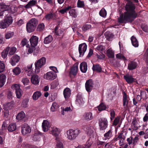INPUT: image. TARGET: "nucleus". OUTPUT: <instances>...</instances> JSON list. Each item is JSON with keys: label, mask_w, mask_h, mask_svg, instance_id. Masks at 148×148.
<instances>
[{"label": "nucleus", "mask_w": 148, "mask_h": 148, "mask_svg": "<svg viewBox=\"0 0 148 148\" xmlns=\"http://www.w3.org/2000/svg\"><path fill=\"white\" fill-rule=\"evenodd\" d=\"M135 7L134 4L131 2L127 3L125 5L126 12L123 14H121L118 18L120 23H125L127 22H132L137 16L135 12Z\"/></svg>", "instance_id": "nucleus-1"}, {"label": "nucleus", "mask_w": 148, "mask_h": 148, "mask_svg": "<svg viewBox=\"0 0 148 148\" xmlns=\"http://www.w3.org/2000/svg\"><path fill=\"white\" fill-rule=\"evenodd\" d=\"M80 132V130L78 129L75 130L70 129L66 132V137L69 140H74L76 138Z\"/></svg>", "instance_id": "nucleus-2"}, {"label": "nucleus", "mask_w": 148, "mask_h": 148, "mask_svg": "<svg viewBox=\"0 0 148 148\" xmlns=\"http://www.w3.org/2000/svg\"><path fill=\"white\" fill-rule=\"evenodd\" d=\"M46 63V59L45 57H42L38 60L35 63V71L36 73H38L40 71V69Z\"/></svg>", "instance_id": "nucleus-3"}, {"label": "nucleus", "mask_w": 148, "mask_h": 148, "mask_svg": "<svg viewBox=\"0 0 148 148\" xmlns=\"http://www.w3.org/2000/svg\"><path fill=\"white\" fill-rule=\"evenodd\" d=\"M56 74L51 71L47 72L43 75L44 79L48 80L51 81L56 79Z\"/></svg>", "instance_id": "nucleus-4"}, {"label": "nucleus", "mask_w": 148, "mask_h": 148, "mask_svg": "<svg viewBox=\"0 0 148 148\" xmlns=\"http://www.w3.org/2000/svg\"><path fill=\"white\" fill-rule=\"evenodd\" d=\"M87 48V45L85 43H83L79 45L78 50L80 56L81 57L84 56Z\"/></svg>", "instance_id": "nucleus-5"}, {"label": "nucleus", "mask_w": 148, "mask_h": 148, "mask_svg": "<svg viewBox=\"0 0 148 148\" xmlns=\"http://www.w3.org/2000/svg\"><path fill=\"white\" fill-rule=\"evenodd\" d=\"M31 131V128L28 125L24 124L21 127V132L22 134L25 135L30 133Z\"/></svg>", "instance_id": "nucleus-6"}, {"label": "nucleus", "mask_w": 148, "mask_h": 148, "mask_svg": "<svg viewBox=\"0 0 148 148\" xmlns=\"http://www.w3.org/2000/svg\"><path fill=\"white\" fill-rule=\"evenodd\" d=\"M51 126L50 123L47 120H44L42 125V130L44 132H47L50 128Z\"/></svg>", "instance_id": "nucleus-7"}, {"label": "nucleus", "mask_w": 148, "mask_h": 148, "mask_svg": "<svg viewBox=\"0 0 148 148\" xmlns=\"http://www.w3.org/2000/svg\"><path fill=\"white\" fill-rule=\"evenodd\" d=\"M94 85L93 81L91 79L87 80L85 83V88L86 90L90 92L92 89Z\"/></svg>", "instance_id": "nucleus-8"}, {"label": "nucleus", "mask_w": 148, "mask_h": 148, "mask_svg": "<svg viewBox=\"0 0 148 148\" xmlns=\"http://www.w3.org/2000/svg\"><path fill=\"white\" fill-rule=\"evenodd\" d=\"M129 99L127 97L126 94L124 93L123 98V106L124 110H127L128 106V101Z\"/></svg>", "instance_id": "nucleus-9"}, {"label": "nucleus", "mask_w": 148, "mask_h": 148, "mask_svg": "<svg viewBox=\"0 0 148 148\" xmlns=\"http://www.w3.org/2000/svg\"><path fill=\"white\" fill-rule=\"evenodd\" d=\"M99 126L100 130H104L107 127L108 121L105 119H101L99 122Z\"/></svg>", "instance_id": "nucleus-10"}, {"label": "nucleus", "mask_w": 148, "mask_h": 148, "mask_svg": "<svg viewBox=\"0 0 148 148\" xmlns=\"http://www.w3.org/2000/svg\"><path fill=\"white\" fill-rule=\"evenodd\" d=\"M38 38L35 36H32L29 39L31 46L36 47L38 43Z\"/></svg>", "instance_id": "nucleus-11"}, {"label": "nucleus", "mask_w": 148, "mask_h": 148, "mask_svg": "<svg viewBox=\"0 0 148 148\" xmlns=\"http://www.w3.org/2000/svg\"><path fill=\"white\" fill-rule=\"evenodd\" d=\"M139 122V120L138 118L134 117L132 122L131 127L134 130H136L138 129V125Z\"/></svg>", "instance_id": "nucleus-12"}, {"label": "nucleus", "mask_w": 148, "mask_h": 148, "mask_svg": "<svg viewBox=\"0 0 148 148\" xmlns=\"http://www.w3.org/2000/svg\"><path fill=\"white\" fill-rule=\"evenodd\" d=\"M78 64L77 63L74 64L71 68L69 74L70 75H75L77 73Z\"/></svg>", "instance_id": "nucleus-13"}, {"label": "nucleus", "mask_w": 148, "mask_h": 148, "mask_svg": "<svg viewBox=\"0 0 148 148\" xmlns=\"http://www.w3.org/2000/svg\"><path fill=\"white\" fill-rule=\"evenodd\" d=\"M40 80V77L36 75H34L32 76L31 79L32 83L35 85L38 84Z\"/></svg>", "instance_id": "nucleus-14"}, {"label": "nucleus", "mask_w": 148, "mask_h": 148, "mask_svg": "<svg viewBox=\"0 0 148 148\" xmlns=\"http://www.w3.org/2000/svg\"><path fill=\"white\" fill-rule=\"evenodd\" d=\"M9 7L3 3L0 5V18H2L3 16V12L8 10Z\"/></svg>", "instance_id": "nucleus-15"}, {"label": "nucleus", "mask_w": 148, "mask_h": 148, "mask_svg": "<svg viewBox=\"0 0 148 148\" xmlns=\"http://www.w3.org/2000/svg\"><path fill=\"white\" fill-rule=\"evenodd\" d=\"M19 59V56L17 55H15L13 56L11 58L10 62L12 66H14L18 62Z\"/></svg>", "instance_id": "nucleus-16"}, {"label": "nucleus", "mask_w": 148, "mask_h": 148, "mask_svg": "<svg viewBox=\"0 0 148 148\" xmlns=\"http://www.w3.org/2000/svg\"><path fill=\"white\" fill-rule=\"evenodd\" d=\"M60 132V130L59 129L56 127H53L52 128L50 132V134L55 136L56 137V140L57 137L60 138L58 136Z\"/></svg>", "instance_id": "nucleus-17"}, {"label": "nucleus", "mask_w": 148, "mask_h": 148, "mask_svg": "<svg viewBox=\"0 0 148 148\" xmlns=\"http://www.w3.org/2000/svg\"><path fill=\"white\" fill-rule=\"evenodd\" d=\"M123 78L128 84H131L135 81V79L133 77L129 74L124 75Z\"/></svg>", "instance_id": "nucleus-18"}, {"label": "nucleus", "mask_w": 148, "mask_h": 148, "mask_svg": "<svg viewBox=\"0 0 148 148\" xmlns=\"http://www.w3.org/2000/svg\"><path fill=\"white\" fill-rule=\"evenodd\" d=\"M56 142L55 148H63L62 141L61 138L59 137H56Z\"/></svg>", "instance_id": "nucleus-19"}, {"label": "nucleus", "mask_w": 148, "mask_h": 148, "mask_svg": "<svg viewBox=\"0 0 148 148\" xmlns=\"http://www.w3.org/2000/svg\"><path fill=\"white\" fill-rule=\"evenodd\" d=\"M80 69L82 72L84 73H86L87 69V63L84 62L81 63L80 64Z\"/></svg>", "instance_id": "nucleus-20"}, {"label": "nucleus", "mask_w": 148, "mask_h": 148, "mask_svg": "<svg viewBox=\"0 0 148 148\" xmlns=\"http://www.w3.org/2000/svg\"><path fill=\"white\" fill-rule=\"evenodd\" d=\"M6 79V76L3 74H0V87H2L5 84Z\"/></svg>", "instance_id": "nucleus-21"}, {"label": "nucleus", "mask_w": 148, "mask_h": 148, "mask_svg": "<svg viewBox=\"0 0 148 148\" xmlns=\"http://www.w3.org/2000/svg\"><path fill=\"white\" fill-rule=\"evenodd\" d=\"M84 119L88 121L92 120L93 118L92 114L91 112L86 113L84 115Z\"/></svg>", "instance_id": "nucleus-22"}, {"label": "nucleus", "mask_w": 148, "mask_h": 148, "mask_svg": "<svg viewBox=\"0 0 148 148\" xmlns=\"http://www.w3.org/2000/svg\"><path fill=\"white\" fill-rule=\"evenodd\" d=\"M4 20L9 26L11 24L13 21V19L12 17L10 15H8L5 17Z\"/></svg>", "instance_id": "nucleus-23"}, {"label": "nucleus", "mask_w": 148, "mask_h": 148, "mask_svg": "<svg viewBox=\"0 0 148 148\" xmlns=\"http://www.w3.org/2000/svg\"><path fill=\"white\" fill-rule=\"evenodd\" d=\"M92 128L91 126H86L84 128V130L86 132L88 135L91 136L93 133Z\"/></svg>", "instance_id": "nucleus-24"}, {"label": "nucleus", "mask_w": 148, "mask_h": 148, "mask_svg": "<svg viewBox=\"0 0 148 148\" xmlns=\"http://www.w3.org/2000/svg\"><path fill=\"white\" fill-rule=\"evenodd\" d=\"M137 66V63L135 62H131L128 64V69L130 70H132L136 69Z\"/></svg>", "instance_id": "nucleus-25"}, {"label": "nucleus", "mask_w": 148, "mask_h": 148, "mask_svg": "<svg viewBox=\"0 0 148 148\" xmlns=\"http://www.w3.org/2000/svg\"><path fill=\"white\" fill-rule=\"evenodd\" d=\"M41 136V134L40 132L36 131L33 136V140L35 141L39 140Z\"/></svg>", "instance_id": "nucleus-26"}, {"label": "nucleus", "mask_w": 148, "mask_h": 148, "mask_svg": "<svg viewBox=\"0 0 148 148\" xmlns=\"http://www.w3.org/2000/svg\"><path fill=\"white\" fill-rule=\"evenodd\" d=\"M71 94V91L69 88H66L64 90L63 94L66 99L70 97Z\"/></svg>", "instance_id": "nucleus-27"}, {"label": "nucleus", "mask_w": 148, "mask_h": 148, "mask_svg": "<svg viewBox=\"0 0 148 148\" xmlns=\"http://www.w3.org/2000/svg\"><path fill=\"white\" fill-rule=\"evenodd\" d=\"M16 128V124L14 123H12L8 126V130L10 132H12L15 130Z\"/></svg>", "instance_id": "nucleus-28"}, {"label": "nucleus", "mask_w": 148, "mask_h": 148, "mask_svg": "<svg viewBox=\"0 0 148 148\" xmlns=\"http://www.w3.org/2000/svg\"><path fill=\"white\" fill-rule=\"evenodd\" d=\"M36 27L28 23L26 25V29L28 33H31L33 32L35 29Z\"/></svg>", "instance_id": "nucleus-29"}, {"label": "nucleus", "mask_w": 148, "mask_h": 148, "mask_svg": "<svg viewBox=\"0 0 148 148\" xmlns=\"http://www.w3.org/2000/svg\"><path fill=\"white\" fill-rule=\"evenodd\" d=\"M106 54L109 58H113L114 57V51L110 48L107 51Z\"/></svg>", "instance_id": "nucleus-30"}, {"label": "nucleus", "mask_w": 148, "mask_h": 148, "mask_svg": "<svg viewBox=\"0 0 148 148\" xmlns=\"http://www.w3.org/2000/svg\"><path fill=\"white\" fill-rule=\"evenodd\" d=\"M27 23L30 24L36 27L38 24V21L36 18H32Z\"/></svg>", "instance_id": "nucleus-31"}, {"label": "nucleus", "mask_w": 148, "mask_h": 148, "mask_svg": "<svg viewBox=\"0 0 148 148\" xmlns=\"http://www.w3.org/2000/svg\"><path fill=\"white\" fill-rule=\"evenodd\" d=\"M131 41L132 45L135 47H137L138 46V42L134 36H132L131 38Z\"/></svg>", "instance_id": "nucleus-32"}, {"label": "nucleus", "mask_w": 148, "mask_h": 148, "mask_svg": "<svg viewBox=\"0 0 148 148\" xmlns=\"http://www.w3.org/2000/svg\"><path fill=\"white\" fill-rule=\"evenodd\" d=\"M41 93L39 91H37L35 92L32 96V98L33 100H37L38 98L41 96Z\"/></svg>", "instance_id": "nucleus-33"}, {"label": "nucleus", "mask_w": 148, "mask_h": 148, "mask_svg": "<svg viewBox=\"0 0 148 148\" xmlns=\"http://www.w3.org/2000/svg\"><path fill=\"white\" fill-rule=\"evenodd\" d=\"M25 114L23 111H21L16 116V119L18 120H21L25 117Z\"/></svg>", "instance_id": "nucleus-34"}, {"label": "nucleus", "mask_w": 148, "mask_h": 148, "mask_svg": "<svg viewBox=\"0 0 148 148\" xmlns=\"http://www.w3.org/2000/svg\"><path fill=\"white\" fill-rule=\"evenodd\" d=\"M13 104L12 102H10L5 103L3 105V109L4 110H8L10 109L13 106Z\"/></svg>", "instance_id": "nucleus-35"}, {"label": "nucleus", "mask_w": 148, "mask_h": 148, "mask_svg": "<svg viewBox=\"0 0 148 148\" xmlns=\"http://www.w3.org/2000/svg\"><path fill=\"white\" fill-rule=\"evenodd\" d=\"M76 103L80 106L82 105L84 103V101L82 98L79 95L77 96L76 100Z\"/></svg>", "instance_id": "nucleus-36"}, {"label": "nucleus", "mask_w": 148, "mask_h": 148, "mask_svg": "<svg viewBox=\"0 0 148 148\" xmlns=\"http://www.w3.org/2000/svg\"><path fill=\"white\" fill-rule=\"evenodd\" d=\"M29 100V99L27 98H26L24 99L21 104V106L24 108H27L28 106V103Z\"/></svg>", "instance_id": "nucleus-37"}, {"label": "nucleus", "mask_w": 148, "mask_h": 148, "mask_svg": "<svg viewBox=\"0 0 148 148\" xmlns=\"http://www.w3.org/2000/svg\"><path fill=\"white\" fill-rule=\"evenodd\" d=\"M92 69L94 71H97L100 72L102 71V68L99 64L93 65L92 67Z\"/></svg>", "instance_id": "nucleus-38"}, {"label": "nucleus", "mask_w": 148, "mask_h": 148, "mask_svg": "<svg viewBox=\"0 0 148 148\" xmlns=\"http://www.w3.org/2000/svg\"><path fill=\"white\" fill-rule=\"evenodd\" d=\"M59 107V105L56 102H53L51 108V110L52 112H54L57 110Z\"/></svg>", "instance_id": "nucleus-39"}, {"label": "nucleus", "mask_w": 148, "mask_h": 148, "mask_svg": "<svg viewBox=\"0 0 148 148\" xmlns=\"http://www.w3.org/2000/svg\"><path fill=\"white\" fill-rule=\"evenodd\" d=\"M53 40V38L51 36L49 35L46 37L44 40V43L45 44H48L51 42Z\"/></svg>", "instance_id": "nucleus-40"}, {"label": "nucleus", "mask_w": 148, "mask_h": 148, "mask_svg": "<svg viewBox=\"0 0 148 148\" xmlns=\"http://www.w3.org/2000/svg\"><path fill=\"white\" fill-rule=\"evenodd\" d=\"M61 109L62 110L61 112V114L63 115H64L65 114L64 112H68L72 110V107L70 106L67 107L65 108H62Z\"/></svg>", "instance_id": "nucleus-41"}, {"label": "nucleus", "mask_w": 148, "mask_h": 148, "mask_svg": "<svg viewBox=\"0 0 148 148\" xmlns=\"http://www.w3.org/2000/svg\"><path fill=\"white\" fill-rule=\"evenodd\" d=\"M72 8L71 6H68L65 8H63L60 10L58 12L61 13L62 14H63L65 13L66 12V11L69 9H71Z\"/></svg>", "instance_id": "nucleus-42"}, {"label": "nucleus", "mask_w": 148, "mask_h": 148, "mask_svg": "<svg viewBox=\"0 0 148 148\" xmlns=\"http://www.w3.org/2000/svg\"><path fill=\"white\" fill-rule=\"evenodd\" d=\"M21 69L18 67H16L12 70V72L14 75H19L21 72Z\"/></svg>", "instance_id": "nucleus-43"}, {"label": "nucleus", "mask_w": 148, "mask_h": 148, "mask_svg": "<svg viewBox=\"0 0 148 148\" xmlns=\"http://www.w3.org/2000/svg\"><path fill=\"white\" fill-rule=\"evenodd\" d=\"M69 13L70 15L72 17L76 18L77 16V14L75 9L71 10L69 11Z\"/></svg>", "instance_id": "nucleus-44"}, {"label": "nucleus", "mask_w": 148, "mask_h": 148, "mask_svg": "<svg viewBox=\"0 0 148 148\" xmlns=\"http://www.w3.org/2000/svg\"><path fill=\"white\" fill-rule=\"evenodd\" d=\"M15 92L16 97L18 99L20 98L23 94V92L21 88L16 91Z\"/></svg>", "instance_id": "nucleus-45"}, {"label": "nucleus", "mask_w": 148, "mask_h": 148, "mask_svg": "<svg viewBox=\"0 0 148 148\" xmlns=\"http://www.w3.org/2000/svg\"><path fill=\"white\" fill-rule=\"evenodd\" d=\"M8 6L9 8L8 10H7V11H8L9 12L13 14L15 13L16 11L17 8L14 6H12L10 7L9 6Z\"/></svg>", "instance_id": "nucleus-46"}, {"label": "nucleus", "mask_w": 148, "mask_h": 148, "mask_svg": "<svg viewBox=\"0 0 148 148\" xmlns=\"http://www.w3.org/2000/svg\"><path fill=\"white\" fill-rule=\"evenodd\" d=\"M6 48H8L9 51V54L10 55H13L15 52L16 50V49L14 47H7Z\"/></svg>", "instance_id": "nucleus-47"}, {"label": "nucleus", "mask_w": 148, "mask_h": 148, "mask_svg": "<svg viewBox=\"0 0 148 148\" xmlns=\"http://www.w3.org/2000/svg\"><path fill=\"white\" fill-rule=\"evenodd\" d=\"M9 26L5 22L4 20L2 21L0 23V27L2 29H4L8 27Z\"/></svg>", "instance_id": "nucleus-48"}, {"label": "nucleus", "mask_w": 148, "mask_h": 148, "mask_svg": "<svg viewBox=\"0 0 148 148\" xmlns=\"http://www.w3.org/2000/svg\"><path fill=\"white\" fill-rule=\"evenodd\" d=\"M14 35L13 32L9 31L6 33L5 35V38L6 39H9L12 37Z\"/></svg>", "instance_id": "nucleus-49"}, {"label": "nucleus", "mask_w": 148, "mask_h": 148, "mask_svg": "<svg viewBox=\"0 0 148 148\" xmlns=\"http://www.w3.org/2000/svg\"><path fill=\"white\" fill-rule=\"evenodd\" d=\"M106 108V106L103 103H101L98 106V109L99 111L105 110Z\"/></svg>", "instance_id": "nucleus-50"}, {"label": "nucleus", "mask_w": 148, "mask_h": 148, "mask_svg": "<svg viewBox=\"0 0 148 148\" xmlns=\"http://www.w3.org/2000/svg\"><path fill=\"white\" fill-rule=\"evenodd\" d=\"M99 14L100 16L103 17H106L107 15L106 12L104 8H102Z\"/></svg>", "instance_id": "nucleus-51"}, {"label": "nucleus", "mask_w": 148, "mask_h": 148, "mask_svg": "<svg viewBox=\"0 0 148 148\" xmlns=\"http://www.w3.org/2000/svg\"><path fill=\"white\" fill-rule=\"evenodd\" d=\"M43 11L42 9L40 7H38L35 11V14L36 15L39 16L41 15L43 13Z\"/></svg>", "instance_id": "nucleus-52"}, {"label": "nucleus", "mask_w": 148, "mask_h": 148, "mask_svg": "<svg viewBox=\"0 0 148 148\" xmlns=\"http://www.w3.org/2000/svg\"><path fill=\"white\" fill-rule=\"evenodd\" d=\"M5 66L3 62L0 61V73L3 72L5 70Z\"/></svg>", "instance_id": "nucleus-53"}, {"label": "nucleus", "mask_w": 148, "mask_h": 148, "mask_svg": "<svg viewBox=\"0 0 148 148\" xmlns=\"http://www.w3.org/2000/svg\"><path fill=\"white\" fill-rule=\"evenodd\" d=\"M8 48H6L4 50L2 53V56L4 58H5L7 56L8 52Z\"/></svg>", "instance_id": "nucleus-54"}, {"label": "nucleus", "mask_w": 148, "mask_h": 148, "mask_svg": "<svg viewBox=\"0 0 148 148\" xmlns=\"http://www.w3.org/2000/svg\"><path fill=\"white\" fill-rule=\"evenodd\" d=\"M91 145V143L87 142L86 145L84 146L79 145L77 148H89Z\"/></svg>", "instance_id": "nucleus-55"}, {"label": "nucleus", "mask_w": 148, "mask_h": 148, "mask_svg": "<svg viewBox=\"0 0 148 148\" xmlns=\"http://www.w3.org/2000/svg\"><path fill=\"white\" fill-rule=\"evenodd\" d=\"M116 57L117 58L122 60L124 61L126 60V58L123 56V55L121 53H118L116 54Z\"/></svg>", "instance_id": "nucleus-56"}, {"label": "nucleus", "mask_w": 148, "mask_h": 148, "mask_svg": "<svg viewBox=\"0 0 148 148\" xmlns=\"http://www.w3.org/2000/svg\"><path fill=\"white\" fill-rule=\"evenodd\" d=\"M112 134L111 131L110 130L109 131L107 132L105 134L104 136L105 137V139H109L111 137Z\"/></svg>", "instance_id": "nucleus-57"}, {"label": "nucleus", "mask_w": 148, "mask_h": 148, "mask_svg": "<svg viewBox=\"0 0 148 148\" xmlns=\"http://www.w3.org/2000/svg\"><path fill=\"white\" fill-rule=\"evenodd\" d=\"M63 31L61 29H59L58 30V27H56L55 28V32L56 35L60 36V34H62Z\"/></svg>", "instance_id": "nucleus-58"}, {"label": "nucleus", "mask_w": 148, "mask_h": 148, "mask_svg": "<svg viewBox=\"0 0 148 148\" xmlns=\"http://www.w3.org/2000/svg\"><path fill=\"white\" fill-rule=\"evenodd\" d=\"M77 6L79 8L84 7V1L78 0L77 2Z\"/></svg>", "instance_id": "nucleus-59"}, {"label": "nucleus", "mask_w": 148, "mask_h": 148, "mask_svg": "<svg viewBox=\"0 0 148 148\" xmlns=\"http://www.w3.org/2000/svg\"><path fill=\"white\" fill-rule=\"evenodd\" d=\"M33 65V64L32 63L28 65L27 66L25 67L24 68V70L27 72L29 70L32 69V68Z\"/></svg>", "instance_id": "nucleus-60"}, {"label": "nucleus", "mask_w": 148, "mask_h": 148, "mask_svg": "<svg viewBox=\"0 0 148 148\" xmlns=\"http://www.w3.org/2000/svg\"><path fill=\"white\" fill-rule=\"evenodd\" d=\"M110 119L111 121H112L114 117L115 112L114 110L113 109H112L110 110Z\"/></svg>", "instance_id": "nucleus-61"}, {"label": "nucleus", "mask_w": 148, "mask_h": 148, "mask_svg": "<svg viewBox=\"0 0 148 148\" xmlns=\"http://www.w3.org/2000/svg\"><path fill=\"white\" fill-rule=\"evenodd\" d=\"M45 28V25L43 23L39 24L38 26L37 29L40 31H41L43 30Z\"/></svg>", "instance_id": "nucleus-62"}, {"label": "nucleus", "mask_w": 148, "mask_h": 148, "mask_svg": "<svg viewBox=\"0 0 148 148\" xmlns=\"http://www.w3.org/2000/svg\"><path fill=\"white\" fill-rule=\"evenodd\" d=\"M96 56L99 59L102 60L104 59L105 58V55L103 53H101L99 54H97Z\"/></svg>", "instance_id": "nucleus-63"}, {"label": "nucleus", "mask_w": 148, "mask_h": 148, "mask_svg": "<svg viewBox=\"0 0 148 148\" xmlns=\"http://www.w3.org/2000/svg\"><path fill=\"white\" fill-rule=\"evenodd\" d=\"M36 3V2L35 1L33 0L29 2L26 5V6L28 7L33 6Z\"/></svg>", "instance_id": "nucleus-64"}]
</instances>
